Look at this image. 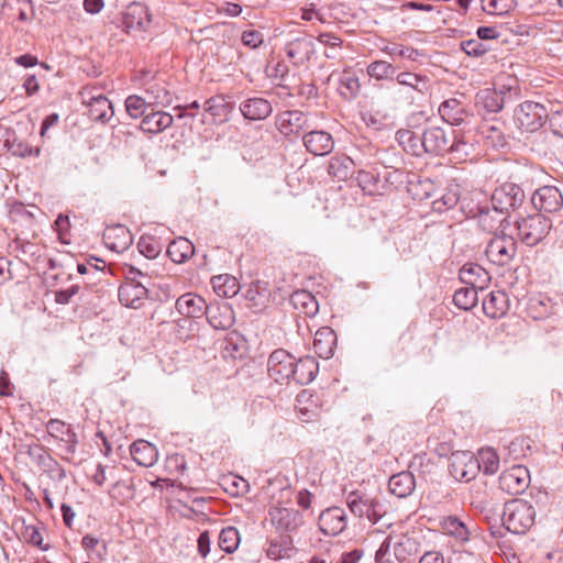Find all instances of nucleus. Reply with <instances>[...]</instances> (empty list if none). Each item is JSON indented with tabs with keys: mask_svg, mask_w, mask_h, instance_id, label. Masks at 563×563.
Segmentation results:
<instances>
[{
	"mask_svg": "<svg viewBox=\"0 0 563 563\" xmlns=\"http://www.w3.org/2000/svg\"><path fill=\"white\" fill-rule=\"evenodd\" d=\"M460 279L465 285H472L483 289L489 282L488 273L478 264H465L459 273Z\"/></svg>",
	"mask_w": 563,
	"mask_h": 563,
	"instance_id": "obj_36",
	"label": "nucleus"
},
{
	"mask_svg": "<svg viewBox=\"0 0 563 563\" xmlns=\"http://www.w3.org/2000/svg\"><path fill=\"white\" fill-rule=\"evenodd\" d=\"M551 228L552 221L539 212L516 220L517 235L528 246H534L541 242Z\"/></svg>",
	"mask_w": 563,
	"mask_h": 563,
	"instance_id": "obj_3",
	"label": "nucleus"
},
{
	"mask_svg": "<svg viewBox=\"0 0 563 563\" xmlns=\"http://www.w3.org/2000/svg\"><path fill=\"white\" fill-rule=\"evenodd\" d=\"M552 132L555 135L563 137V111H556L549 114L548 120Z\"/></svg>",
	"mask_w": 563,
	"mask_h": 563,
	"instance_id": "obj_62",
	"label": "nucleus"
},
{
	"mask_svg": "<svg viewBox=\"0 0 563 563\" xmlns=\"http://www.w3.org/2000/svg\"><path fill=\"white\" fill-rule=\"evenodd\" d=\"M133 460L142 466H151L156 461V450L150 442L140 440L131 445Z\"/></svg>",
	"mask_w": 563,
	"mask_h": 563,
	"instance_id": "obj_41",
	"label": "nucleus"
},
{
	"mask_svg": "<svg viewBox=\"0 0 563 563\" xmlns=\"http://www.w3.org/2000/svg\"><path fill=\"white\" fill-rule=\"evenodd\" d=\"M396 81L405 87H409L419 93H426L429 89V80L426 76L413 74L410 71L396 73Z\"/></svg>",
	"mask_w": 563,
	"mask_h": 563,
	"instance_id": "obj_45",
	"label": "nucleus"
},
{
	"mask_svg": "<svg viewBox=\"0 0 563 563\" xmlns=\"http://www.w3.org/2000/svg\"><path fill=\"white\" fill-rule=\"evenodd\" d=\"M526 199L523 189L510 181L503 183L492 194L490 202L496 210L508 213L519 208Z\"/></svg>",
	"mask_w": 563,
	"mask_h": 563,
	"instance_id": "obj_6",
	"label": "nucleus"
},
{
	"mask_svg": "<svg viewBox=\"0 0 563 563\" xmlns=\"http://www.w3.org/2000/svg\"><path fill=\"white\" fill-rule=\"evenodd\" d=\"M336 334L330 327L320 328L313 339V349L319 357L328 360L332 357L336 346Z\"/></svg>",
	"mask_w": 563,
	"mask_h": 563,
	"instance_id": "obj_28",
	"label": "nucleus"
},
{
	"mask_svg": "<svg viewBox=\"0 0 563 563\" xmlns=\"http://www.w3.org/2000/svg\"><path fill=\"white\" fill-rule=\"evenodd\" d=\"M78 291H79V286L78 285H73V286H70L67 289L57 290L55 292V300H56L57 303L66 305V303H68L70 301V299L76 294H78Z\"/></svg>",
	"mask_w": 563,
	"mask_h": 563,
	"instance_id": "obj_63",
	"label": "nucleus"
},
{
	"mask_svg": "<svg viewBox=\"0 0 563 563\" xmlns=\"http://www.w3.org/2000/svg\"><path fill=\"white\" fill-rule=\"evenodd\" d=\"M42 530L43 528L34 525H25L21 531V536L26 543L36 547L42 551H46L49 545L43 543Z\"/></svg>",
	"mask_w": 563,
	"mask_h": 563,
	"instance_id": "obj_53",
	"label": "nucleus"
},
{
	"mask_svg": "<svg viewBox=\"0 0 563 563\" xmlns=\"http://www.w3.org/2000/svg\"><path fill=\"white\" fill-rule=\"evenodd\" d=\"M328 173L339 181H345L354 175L355 163L344 154L334 155L329 161Z\"/></svg>",
	"mask_w": 563,
	"mask_h": 563,
	"instance_id": "obj_35",
	"label": "nucleus"
},
{
	"mask_svg": "<svg viewBox=\"0 0 563 563\" xmlns=\"http://www.w3.org/2000/svg\"><path fill=\"white\" fill-rule=\"evenodd\" d=\"M450 474L460 482H471L478 472L479 466L476 457L470 451H457L450 457Z\"/></svg>",
	"mask_w": 563,
	"mask_h": 563,
	"instance_id": "obj_8",
	"label": "nucleus"
},
{
	"mask_svg": "<svg viewBox=\"0 0 563 563\" xmlns=\"http://www.w3.org/2000/svg\"><path fill=\"white\" fill-rule=\"evenodd\" d=\"M477 289L472 285H465L464 287L456 289L453 296L454 305L463 310H470L476 306L478 301Z\"/></svg>",
	"mask_w": 563,
	"mask_h": 563,
	"instance_id": "obj_46",
	"label": "nucleus"
},
{
	"mask_svg": "<svg viewBox=\"0 0 563 563\" xmlns=\"http://www.w3.org/2000/svg\"><path fill=\"white\" fill-rule=\"evenodd\" d=\"M173 122L174 118L168 112L152 111L143 117L140 123V130L145 133L157 134L169 128Z\"/></svg>",
	"mask_w": 563,
	"mask_h": 563,
	"instance_id": "obj_32",
	"label": "nucleus"
},
{
	"mask_svg": "<svg viewBox=\"0 0 563 563\" xmlns=\"http://www.w3.org/2000/svg\"><path fill=\"white\" fill-rule=\"evenodd\" d=\"M81 102L89 108V115L92 120L102 123L108 122L113 115V107L107 97L98 95L90 97L89 92H79Z\"/></svg>",
	"mask_w": 563,
	"mask_h": 563,
	"instance_id": "obj_17",
	"label": "nucleus"
},
{
	"mask_svg": "<svg viewBox=\"0 0 563 563\" xmlns=\"http://www.w3.org/2000/svg\"><path fill=\"white\" fill-rule=\"evenodd\" d=\"M504 96L494 89H483L476 93L475 104L479 113H497L504 108Z\"/></svg>",
	"mask_w": 563,
	"mask_h": 563,
	"instance_id": "obj_30",
	"label": "nucleus"
},
{
	"mask_svg": "<svg viewBox=\"0 0 563 563\" xmlns=\"http://www.w3.org/2000/svg\"><path fill=\"white\" fill-rule=\"evenodd\" d=\"M461 197V188L457 184H449L442 196L432 201V209L442 213L454 208Z\"/></svg>",
	"mask_w": 563,
	"mask_h": 563,
	"instance_id": "obj_42",
	"label": "nucleus"
},
{
	"mask_svg": "<svg viewBox=\"0 0 563 563\" xmlns=\"http://www.w3.org/2000/svg\"><path fill=\"white\" fill-rule=\"evenodd\" d=\"M472 147L466 141H464L462 137H459L457 135L453 136V140H451L450 144V151L451 153H460L462 155H468V150Z\"/></svg>",
	"mask_w": 563,
	"mask_h": 563,
	"instance_id": "obj_64",
	"label": "nucleus"
},
{
	"mask_svg": "<svg viewBox=\"0 0 563 563\" xmlns=\"http://www.w3.org/2000/svg\"><path fill=\"white\" fill-rule=\"evenodd\" d=\"M461 48L467 55L475 56V57L482 56V55H484L488 51L486 45L483 44L478 37L477 38H471V40H467V41H463L461 43Z\"/></svg>",
	"mask_w": 563,
	"mask_h": 563,
	"instance_id": "obj_58",
	"label": "nucleus"
},
{
	"mask_svg": "<svg viewBox=\"0 0 563 563\" xmlns=\"http://www.w3.org/2000/svg\"><path fill=\"white\" fill-rule=\"evenodd\" d=\"M46 431L52 438L65 443V452L67 455H74L78 440L77 434L68 424L58 419H51L46 423ZM64 459L69 461V456H65Z\"/></svg>",
	"mask_w": 563,
	"mask_h": 563,
	"instance_id": "obj_16",
	"label": "nucleus"
},
{
	"mask_svg": "<svg viewBox=\"0 0 563 563\" xmlns=\"http://www.w3.org/2000/svg\"><path fill=\"white\" fill-rule=\"evenodd\" d=\"M242 115L251 121L264 120L273 111L268 100L260 97H253L244 100L240 104Z\"/></svg>",
	"mask_w": 563,
	"mask_h": 563,
	"instance_id": "obj_25",
	"label": "nucleus"
},
{
	"mask_svg": "<svg viewBox=\"0 0 563 563\" xmlns=\"http://www.w3.org/2000/svg\"><path fill=\"white\" fill-rule=\"evenodd\" d=\"M487 258L496 265L509 264L517 253V243L507 234H496L490 239L485 250Z\"/></svg>",
	"mask_w": 563,
	"mask_h": 563,
	"instance_id": "obj_7",
	"label": "nucleus"
},
{
	"mask_svg": "<svg viewBox=\"0 0 563 563\" xmlns=\"http://www.w3.org/2000/svg\"><path fill=\"white\" fill-rule=\"evenodd\" d=\"M360 88L361 86L358 79L353 74L344 73L341 76L338 89L344 99L350 100L355 98L360 91Z\"/></svg>",
	"mask_w": 563,
	"mask_h": 563,
	"instance_id": "obj_52",
	"label": "nucleus"
},
{
	"mask_svg": "<svg viewBox=\"0 0 563 563\" xmlns=\"http://www.w3.org/2000/svg\"><path fill=\"white\" fill-rule=\"evenodd\" d=\"M137 249L146 258H155L161 254L163 245L155 236L144 234L139 240Z\"/></svg>",
	"mask_w": 563,
	"mask_h": 563,
	"instance_id": "obj_51",
	"label": "nucleus"
},
{
	"mask_svg": "<svg viewBox=\"0 0 563 563\" xmlns=\"http://www.w3.org/2000/svg\"><path fill=\"white\" fill-rule=\"evenodd\" d=\"M393 536H388L375 553V563H391L386 555L393 549Z\"/></svg>",
	"mask_w": 563,
	"mask_h": 563,
	"instance_id": "obj_61",
	"label": "nucleus"
},
{
	"mask_svg": "<svg viewBox=\"0 0 563 563\" xmlns=\"http://www.w3.org/2000/svg\"><path fill=\"white\" fill-rule=\"evenodd\" d=\"M211 284L218 296L230 298L238 294L239 283L236 278L228 274L213 276Z\"/></svg>",
	"mask_w": 563,
	"mask_h": 563,
	"instance_id": "obj_44",
	"label": "nucleus"
},
{
	"mask_svg": "<svg viewBox=\"0 0 563 563\" xmlns=\"http://www.w3.org/2000/svg\"><path fill=\"white\" fill-rule=\"evenodd\" d=\"M206 300L197 295L185 294L176 300L177 311L187 318H199L208 310Z\"/></svg>",
	"mask_w": 563,
	"mask_h": 563,
	"instance_id": "obj_26",
	"label": "nucleus"
},
{
	"mask_svg": "<svg viewBox=\"0 0 563 563\" xmlns=\"http://www.w3.org/2000/svg\"><path fill=\"white\" fill-rule=\"evenodd\" d=\"M423 148L424 153L440 156L450 151L451 139L440 126H431L423 131Z\"/></svg>",
	"mask_w": 563,
	"mask_h": 563,
	"instance_id": "obj_15",
	"label": "nucleus"
},
{
	"mask_svg": "<svg viewBox=\"0 0 563 563\" xmlns=\"http://www.w3.org/2000/svg\"><path fill=\"white\" fill-rule=\"evenodd\" d=\"M530 485L529 470L523 465H515L499 476V486L510 495L522 494Z\"/></svg>",
	"mask_w": 563,
	"mask_h": 563,
	"instance_id": "obj_9",
	"label": "nucleus"
},
{
	"mask_svg": "<svg viewBox=\"0 0 563 563\" xmlns=\"http://www.w3.org/2000/svg\"><path fill=\"white\" fill-rule=\"evenodd\" d=\"M302 141L307 151L316 156L329 154L334 146L331 134L325 131H310L303 135Z\"/></svg>",
	"mask_w": 563,
	"mask_h": 563,
	"instance_id": "obj_22",
	"label": "nucleus"
},
{
	"mask_svg": "<svg viewBox=\"0 0 563 563\" xmlns=\"http://www.w3.org/2000/svg\"><path fill=\"white\" fill-rule=\"evenodd\" d=\"M397 68L386 60H374L367 66V74L376 80L394 79Z\"/></svg>",
	"mask_w": 563,
	"mask_h": 563,
	"instance_id": "obj_49",
	"label": "nucleus"
},
{
	"mask_svg": "<svg viewBox=\"0 0 563 563\" xmlns=\"http://www.w3.org/2000/svg\"><path fill=\"white\" fill-rule=\"evenodd\" d=\"M147 93L153 96L154 103L158 106H169L172 102V96L169 91L161 85H152L147 90Z\"/></svg>",
	"mask_w": 563,
	"mask_h": 563,
	"instance_id": "obj_57",
	"label": "nucleus"
},
{
	"mask_svg": "<svg viewBox=\"0 0 563 563\" xmlns=\"http://www.w3.org/2000/svg\"><path fill=\"white\" fill-rule=\"evenodd\" d=\"M393 552L399 563H416L420 553V543L415 536H393Z\"/></svg>",
	"mask_w": 563,
	"mask_h": 563,
	"instance_id": "obj_13",
	"label": "nucleus"
},
{
	"mask_svg": "<svg viewBox=\"0 0 563 563\" xmlns=\"http://www.w3.org/2000/svg\"><path fill=\"white\" fill-rule=\"evenodd\" d=\"M383 52L389 54L393 58L401 57V58H407L409 60H417V58L422 55L416 48L406 47V46H401V45L385 46L383 48Z\"/></svg>",
	"mask_w": 563,
	"mask_h": 563,
	"instance_id": "obj_56",
	"label": "nucleus"
},
{
	"mask_svg": "<svg viewBox=\"0 0 563 563\" xmlns=\"http://www.w3.org/2000/svg\"><path fill=\"white\" fill-rule=\"evenodd\" d=\"M241 40L245 46L256 48L263 43V34L256 30H247L242 33Z\"/></svg>",
	"mask_w": 563,
	"mask_h": 563,
	"instance_id": "obj_60",
	"label": "nucleus"
},
{
	"mask_svg": "<svg viewBox=\"0 0 563 563\" xmlns=\"http://www.w3.org/2000/svg\"><path fill=\"white\" fill-rule=\"evenodd\" d=\"M269 517L272 525L287 534L297 531L303 525L302 514L296 509L272 507Z\"/></svg>",
	"mask_w": 563,
	"mask_h": 563,
	"instance_id": "obj_11",
	"label": "nucleus"
},
{
	"mask_svg": "<svg viewBox=\"0 0 563 563\" xmlns=\"http://www.w3.org/2000/svg\"><path fill=\"white\" fill-rule=\"evenodd\" d=\"M507 220L506 212L496 210L493 206H483L477 211V222L485 232L497 234L503 223Z\"/></svg>",
	"mask_w": 563,
	"mask_h": 563,
	"instance_id": "obj_24",
	"label": "nucleus"
},
{
	"mask_svg": "<svg viewBox=\"0 0 563 563\" xmlns=\"http://www.w3.org/2000/svg\"><path fill=\"white\" fill-rule=\"evenodd\" d=\"M207 320L213 329L228 330L234 323V313L231 306L224 303H210L206 312Z\"/></svg>",
	"mask_w": 563,
	"mask_h": 563,
	"instance_id": "obj_21",
	"label": "nucleus"
},
{
	"mask_svg": "<svg viewBox=\"0 0 563 563\" xmlns=\"http://www.w3.org/2000/svg\"><path fill=\"white\" fill-rule=\"evenodd\" d=\"M107 246L115 252H122L132 244V234L125 225L109 227L103 233Z\"/></svg>",
	"mask_w": 563,
	"mask_h": 563,
	"instance_id": "obj_29",
	"label": "nucleus"
},
{
	"mask_svg": "<svg viewBox=\"0 0 563 563\" xmlns=\"http://www.w3.org/2000/svg\"><path fill=\"white\" fill-rule=\"evenodd\" d=\"M219 547L227 553H233L240 543V534L236 528H223L219 534Z\"/></svg>",
	"mask_w": 563,
	"mask_h": 563,
	"instance_id": "obj_50",
	"label": "nucleus"
},
{
	"mask_svg": "<svg viewBox=\"0 0 563 563\" xmlns=\"http://www.w3.org/2000/svg\"><path fill=\"white\" fill-rule=\"evenodd\" d=\"M113 471H114V467H107V466L102 465L101 463H98L96 466V470L91 474L90 478L96 485L102 486L106 483V481L108 479V476L110 478H114Z\"/></svg>",
	"mask_w": 563,
	"mask_h": 563,
	"instance_id": "obj_59",
	"label": "nucleus"
},
{
	"mask_svg": "<svg viewBox=\"0 0 563 563\" xmlns=\"http://www.w3.org/2000/svg\"><path fill=\"white\" fill-rule=\"evenodd\" d=\"M478 133L486 141L488 146L494 148L504 147L506 137L497 123L484 122L478 128Z\"/></svg>",
	"mask_w": 563,
	"mask_h": 563,
	"instance_id": "obj_43",
	"label": "nucleus"
},
{
	"mask_svg": "<svg viewBox=\"0 0 563 563\" xmlns=\"http://www.w3.org/2000/svg\"><path fill=\"white\" fill-rule=\"evenodd\" d=\"M347 525V517L343 508L329 507L321 511L318 526L320 531L325 536L336 537L342 533Z\"/></svg>",
	"mask_w": 563,
	"mask_h": 563,
	"instance_id": "obj_10",
	"label": "nucleus"
},
{
	"mask_svg": "<svg viewBox=\"0 0 563 563\" xmlns=\"http://www.w3.org/2000/svg\"><path fill=\"white\" fill-rule=\"evenodd\" d=\"M536 521L534 507L525 499H512L505 504L503 511L504 527L516 534L526 533Z\"/></svg>",
	"mask_w": 563,
	"mask_h": 563,
	"instance_id": "obj_1",
	"label": "nucleus"
},
{
	"mask_svg": "<svg viewBox=\"0 0 563 563\" xmlns=\"http://www.w3.org/2000/svg\"><path fill=\"white\" fill-rule=\"evenodd\" d=\"M389 490L398 498H405L412 494L416 487V479L410 472H400L393 475L388 482Z\"/></svg>",
	"mask_w": 563,
	"mask_h": 563,
	"instance_id": "obj_37",
	"label": "nucleus"
},
{
	"mask_svg": "<svg viewBox=\"0 0 563 563\" xmlns=\"http://www.w3.org/2000/svg\"><path fill=\"white\" fill-rule=\"evenodd\" d=\"M294 358L288 351L277 349L273 351L267 361L268 376L280 385H290L294 374Z\"/></svg>",
	"mask_w": 563,
	"mask_h": 563,
	"instance_id": "obj_5",
	"label": "nucleus"
},
{
	"mask_svg": "<svg viewBox=\"0 0 563 563\" xmlns=\"http://www.w3.org/2000/svg\"><path fill=\"white\" fill-rule=\"evenodd\" d=\"M549 112L545 107L539 102L525 101L520 103L514 113V120L517 126L528 133L540 130L547 122Z\"/></svg>",
	"mask_w": 563,
	"mask_h": 563,
	"instance_id": "obj_4",
	"label": "nucleus"
},
{
	"mask_svg": "<svg viewBox=\"0 0 563 563\" xmlns=\"http://www.w3.org/2000/svg\"><path fill=\"white\" fill-rule=\"evenodd\" d=\"M205 111L209 113L213 120L223 121L229 115L231 107L223 96L218 95L206 101Z\"/></svg>",
	"mask_w": 563,
	"mask_h": 563,
	"instance_id": "obj_47",
	"label": "nucleus"
},
{
	"mask_svg": "<svg viewBox=\"0 0 563 563\" xmlns=\"http://www.w3.org/2000/svg\"><path fill=\"white\" fill-rule=\"evenodd\" d=\"M150 22L147 8L142 3L130 4L123 16V23L128 30H144Z\"/></svg>",
	"mask_w": 563,
	"mask_h": 563,
	"instance_id": "obj_33",
	"label": "nucleus"
},
{
	"mask_svg": "<svg viewBox=\"0 0 563 563\" xmlns=\"http://www.w3.org/2000/svg\"><path fill=\"white\" fill-rule=\"evenodd\" d=\"M396 140L405 152L413 156H421L424 153L422 135L418 136L411 130H399Z\"/></svg>",
	"mask_w": 563,
	"mask_h": 563,
	"instance_id": "obj_39",
	"label": "nucleus"
},
{
	"mask_svg": "<svg viewBox=\"0 0 563 563\" xmlns=\"http://www.w3.org/2000/svg\"><path fill=\"white\" fill-rule=\"evenodd\" d=\"M319 371V363L312 356L294 358L292 383L296 385H307L311 383Z\"/></svg>",
	"mask_w": 563,
	"mask_h": 563,
	"instance_id": "obj_23",
	"label": "nucleus"
},
{
	"mask_svg": "<svg viewBox=\"0 0 563 563\" xmlns=\"http://www.w3.org/2000/svg\"><path fill=\"white\" fill-rule=\"evenodd\" d=\"M509 309V299L505 291H492L483 301L484 313L492 319H499Z\"/></svg>",
	"mask_w": 563,
	"mask_h": 563,
	"instance_id": "obj_31",
	"label": "nucleus"
},
{
	"mask_svg": "<svg viewBox=\"0 0 563 563\" xmlns=\"http://www.w3.org/2000/svg\"><path fill=\"white\" fill-rule=\"evenodd\" d=\"M345 501L350 511L355 517H366L373 525L380 522L387 514L385 505L378 498L371 497L360 490L350 492L346 495Z\"/></svg>",
	"mask_w": 563,
	"mask_h": 563,
	"instance_id": "obj_2",
	"label": "nucleus"
},
{
	"mask_svg": "<svg viewBox=\"0 0 563 563\" xmlns=\"http://www.w3.org/2000/svg\"><path fill=\"white\" fill-rule=\"evenodd\" d=\"M148 107L150 103L140 96L131 95L125 99V110L133 119L144 117Z\"/></svg>",
	"mask_w": 563,
	"mask_h": 563,
	"instance_id": "obj_55",
	"label": "nucleus"
},
{
	"mask_svg": "<svg viewBox=\"0 0 563 563\" xmlns=\"http://www.w3.org/2000/svg\"><path fill=\"white\" fill-rule=\"evenodd\" d=\"M285 52L289 60L299 66L308 62L314 53V44L310 36L303 35L290 41Z\"/></svg>",
	"mask_w": 563,
	"mask_h": 563,
	"instance_id": "obj_18",
	"label": "nucleus"
},
{
	"mask_svg": "<svg viewBox=\"0 0 563 563\" xmlns=\"http://www.w3.org/2000/svg\"><path fill=\"white\" fill-rule=\"evenodd\" d=\"M195 253L194 244L187 239L179 236L172 241L167 247V254L175 263H184Z\"/></svg>",
	"mask_w": 563,
	"mask_h": 563,
	"instance_id": "obj_40",
	"label": "nucleus"
},
{
	"mask_svg": "<svg viewBox=\"0 0 563 563\" xmlns=\"http://www.w3.org/2000/svg\"><path fill=\"white\" fill-rule=\"evenodd\" d=\"M122 305L131 308H140L147 297V288L142 282H124L118 290Z\"/></svg>",
	"mask_w": 563,
	"mask_h": 563,
	"instance_id": "obj_19",
	"label": "nucleus"
},
{
	"mask_svg": "<svg viewBox=\"0 0 563 563\" xmlns=\"http://www.w3.org/2000/svg\"><path fill=\"white\" fill-rule=\"evenodd\" d=\"M531 202L537 210L556 212L563 206V195L554 186H543L534 191Z\"/></svg>",
	"mask_w": 563,
	"mask_h": 563,
	"instance_id": "obj_14",
	"label": "nucleus"
},
{
	"mask_svg": "<svg viewBox=\"0 0 563 563\" xmlns=\"http://www.w3.org/2000/svg\"><path fill=\"white\" fill-rule=\"evenodd\" d=\"M291 306L307 317H314L319 310V303L314 296L307 290H296L289 299Z\"/></svg>",
	"mask_w": 563,
	"mask_h": 563,
	"instance_id": "obj_38",
	"label": "nucleus"
},
{
	"mask_svg": "<svg viewBox=\"0 0 563 563\" xmlns=\"http://www.w3.org/2000/svg\"><path fill=\"white\" fill-rule=\"evenodd\" d=\"M439 114L451 125H461L467 118L465 107L455 98L443 101L439 107Z\"/></svg>",
	"mask_w": 563,
	"mask_h": 563,
	"instance_id": "obj_34",
	"label": "nucleus"
},
{
	"mask_svg": "<svg viewBox=\"0 0 563 563\" xmlns=\"http://www.w3.org/2000/svg\"><path fill=\"white\" fill-rule=\"evenodd\" d=\"M0 151H7L13 156H38L40 148H33L23 140L19 139L16 133L7 128L0 126Z\"/></svg>",
	"mask_w": 563,
	"mask_h": 563,
	"instance_id": "obj_12",
	"label": "nucleus"
},
{
	"mask_svg": "<svg viewBox=\"0 0 563 563\" xmlns=\"http://www.w3.org/2000/svg\"><path fill=\"white\" fill-rule=\"evenodd\" d=\"M442 528L445 533L464 541L468 538V530L466 526L456 517H448L442 522Z\"/></svg>",
	"mask_w": 563,
	"mask_h": 563,
	"instance_id": "obj_54",
	"label": "nucleus"
},
{
	"mask_svg": "<svg viewBox=\"0 0 563 563\" xmlns=\"http://www.w3.org/2000/svg\"><path fill=\"white\" fill-rule=\"evenodd\" d=\"M479 471L493 475L499 470V456L492 448L481 449L476 457Z\"/></svg>",
	"mask_w": 563,
	"mask_h": 563,
	"instance_id": "obj_48",
	"label": "nucleus"
},
{
	"mask_svg": "<svg viewBox=\"0 0 563 563\" xmlns=\"http://www.w3.org/2000/svg\"><path fill=\"white\" fill-rule=\"evenodd\" d=\"M266 555L268 559L278 561L289 559L296 552L294 540L290 534H280L267 541Z\"/></svg>",
	"mask_w": 563,
	"mask_h": 563,
	"instance_id": "obj_27",
	"label": "nucleus"
},
{
	"mask_svg": "<svg viewBox=\"0 0 563 563\" xmlns=\"http://www.w3.org/2000/svg\"><path fill=\"white\" fill-rule=\"evenodd\" d=\"M277 129L285 136L298 134L307 128L306 115L297 110L284 111L276 118Z\"/></svg>",
	"mask_w": 563,
	"mask_h": 563,
	"instance_id": "obj_20",
	"label": "nucleus"
}]
</instances>
